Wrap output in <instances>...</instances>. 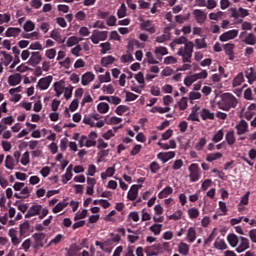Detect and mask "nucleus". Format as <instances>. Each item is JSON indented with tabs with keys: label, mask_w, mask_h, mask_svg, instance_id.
Masks as SVG:
<instances>
[{
	"label": "nucleus",
	"mask_w": 256,
	"mask_h": 256,
	"mask_svg": "<svg viewBox=\"0 0 256 256\" xmlns=\"http://www.w3.org/2000/svg\"><path fill=\"white\" fill-rule=\"evenodd\" d=\"M173 43H175V45H185L184 47L179 48L177 55L182 57L183 63H191V57H193V49L195 44H193L192 41H189L185 36L174 39Z\"/></svg>",
	"instance_id": "obj_1"
},
{
	"label": "nucleus",
	"mask_w": 256,
	"mask_h": 256,
	"mask_svg": "<svg viewBox=\"0 0 256 256\" xmlns=\"http://www.w3.org/2000/svg\"><path fill=\"white\" fill-rule=\"evenodd\" d=\"M239 101L237 98L231 93H225L222 95V100L217 103L218 108L222 111H231V109H235Z\"/></svg>",
	"instance_id": "obj_2"
},
{
	"label": "nucleus",
	"mask_w": 256,
	"mask_h": 256,
	"mask_svg": "<svg viewBox=\"0 0 256 256\" xmlns=\"http://www.w3.org/2000/svg\"><path fill=\"white\" fill-rule=\"evenodd\" d=\"M189 178L191 183H197L199 179H201V168H199V164L193 163L189 166Z\"/></svg>",
	"instance_id": "obj_3"
},
{
	"label": "nucleus",
	"mask_w": 256,
	"mask_h": 256,
	"mask_svg": "<svg viewBox=\"0 0 256 256\" xmlns=\"http://www.w3.org/2000/svg\"><path fill=\"white\" fill-rule=\"evenodd\" d=\"M108 34L109 32L107 31L94 30L90 36V40L94 45H99V41H107Z\"/></svg>",
	"instance_id": "obj_4"
},
{
	"label": "nucleus",
	"mask_w": 256,
	"mask_h": 256,
	"mask_svg": "<svg viewBox=\"0 0 256 256\" xmlns=\"http://www.w3.org/2000/svg\"><path fill=\"white\" fill-rule=\"evenodd\" d=\"M41 211H43V206L40 204H34L28 209L27 213L25 214V219L37 217V215H41Z\"/></svg>",
	"instance_id": "obj_5"
},
{
	"label": "nucleus",
	"mask_w": 256,
	"mask_h": 256,
	"mask_svg": "<svg viewBox=\"0 0 256 256\" xmlns=\"http://www.w3.org/2000/svg\"><path fill=\"white\" fill-rule=\"evenodd\" d=\"M194 19H196V22L199 25H203V23H205V21H207V14L205 13V11L201 10V9H195L192 12Z\"/></svg>",
	"instance_id": "obj_6"
},
{
	"label": "nucleus",
	"mask_w": 256,
	"mask_h": 256,
	"mask_svg": "<svg viewBox=\"0 0 256 256\" xmlns=\"http://www.w3.org/2000/svg\"><path fill=\"white\" fill-rule=\"evenodd\" d=\"M41 61H43V57L41 56V53L32 52L31 57L27 61V64L30 65L31 67H37V65H39Z\"/></svg>",
	"instance_id": "obj_7"
},
{
	"label": "nucleus",
	"mask_w": 256,
	"mask_h": 256,
	"mask_svg": "<svg viewBox=\"0 0 256 256\" xmlns=\"http://www.w3.org/2000/svg\"><path fill=\"white\" fill-rule=\"evenodd\" d=\"M249 247H250L249 238L240 236L236 251L238 253H243V252L247 251V249H249Z\"/></svg>",
	"instance_id": "obj_8"
},
{
	"label": "nucleus",
	"mask_w": 256,
	"mask_h": 256,
	"mask_svg": "<svg viewBox=\"0 0 256 256\" xmlns=\"http://www.w3.org/2000/svg\"><path fill=\"white\" fill-rule=\"evenodd\" d=\"M237 35H239V30H230L227 32H224L223 34L220 35L219 40L222 43H225V41H230V39H235V37H237Z\"/></svg>",
	"instance_id": "obj_9"
},
{
	"label": "nucleus",
	"mask_w": 256,
	"mask_h": 256,
	"mask_svg": "<svg viewBox=\"0 0 256 256\" xmlns=\"http://www.w3.org/2000/svg\"><path fill=\"white\" fill-rule=\"evenodd\" d=\"M32 237L34 238V249H41L45 240V233H34Z\"/></svg>",
	"instance_id": "obj_10"
},
{
	"label": "nucleus",
	"mask_w": 256,
	"mask_h": 256,
	"mask_svg": "<svg viewBox=\"0 0 256 256\" xmlns=\"http://www.w3.org/2000/svg\"><path fill=\"white\" fill-rule=\"evenodd\" d=\"M140 29L142 31H147L148 33H150L151 35H153V33H155L157 30L155 29V25L153 24V22L151 20H145L140 24Z\"/></svg>",
	"instance_id": "obj_11"
},
{
	"label": "nucleus",
	"mask_w": 256,
	"mask_h": 256,
	"mask_svg": "<svg viewBox=\"0 0 256 256\" xmlns=\"http://www.w3.org/2000/svg\"><path fill=\"white\" fill-rule=\"evenodd\" d=\"M141 187H143V185H132L130 190L128 191L127 194V199H129V201H135V199H137V195H139V189H141Z\"/></svg>",
	"instance_id": "obj_12"
},
{
	"label": "nucleus",
	"mask_w": 256,
	"mask_h": 256,
	"mask_svg": "<svg viewBox=\"0 0 256 256\" xmlns=\"http://www.w3.org/2000/svg\"><path fill=\"white\" fill-rule=\"evenodd\" d=\"M52 81H53V76H47V77L41 78L38 81L37 86L41 91H45V89H49V85H51Z\"/></svg>",
	"instance_id": "obj_13"
},
{
	"label": "nucleus",
	"mask_w": 256,
	"mask_h": 256,
	"mask_svg": "<svg viewBox=\"0 0 256 256\" xmlns=\"http://www.w3.org/2000/svg\"><path fill=\"white\" fill-rule=\"evenodd\" d=\"M154 53H155L156 59L159 62H161V61H163L164 55H169V50H167V47L159 46V47L155 48Z\"/></svg>",
	"instance_id": "obj_14"
},
{
	"label": "nucleus",
	"mask_w": 256,
	"mask_h": 256,
	"mask_svg": "<svg viewBox=\"0 0 256 256\" xmlns=\"http://www.w3.org/2000/svg\"><path fill=\"white\" fill-rule=\"evenodd\" d=\"M175 152L169 151V152H160L157 154V159H160L163 163H167V161H170V159H174Z\"/></svg>",
	"instance_id": "obj_15"
},
{
	"label": "nucleus",
	"mask_w": 256,
	"mask_h": 256,
	"mask_svg": "<svg viewBox=\"0 0 256 256\" xmlns=\"http://www.w3.org/2000/svg\"><path fill=\"white\" fill-rule=\"evenodd\" d=\"M22 79L23 78L21 77V74H12L8 77V85H10V87H15L16 85H19V83H21Z\"/></svg>",
	"instance_id": "obj_16"
},
{
	"label": "nucleus",
	"mask_w": 256,
	"mask_h": 256,
	"mask_svg": "<svg viewBox=\"0 0 256 256\" xmlns=\"http://www.w3.org/2000/svg\"><path fill=\"white\" fill-rule=\"evenodd\" d=\"M249 129V124L245 120H241L239 124L236 125L237 135H245Z\"/></svg>",
	"instance_id": "obj_17"
},
{
	"label": "nucleus",
	"mask_w": 256,
	"mask_h": 256,
	"mask_svg": "<svg viewBox=\"0 0 256 256\" xmlns=\"http://www.w3.org/2000/svg\"><path fill=\"white\" fill-rule=\"evenodd\" d=\"M0 55H3L4 57L0 59L2 65H4V67H9V65H11L13 62V56L5 51H0Z\"/></svg>",
	"instance_id": "obj_18"
},
{
	"label": "nucleus",
	"mask_w": 256,
	"mask_h": 256,
	"mask_svg": "<svg viewBox=\"0 0 256 256\" xmlns=\"http://www.w3.org/2000/svg\"><path fill=\"white\" fill-rule=\"evenodd\" d=\"M94 80H95V75L91 72H86L85 74L82 75L81 83L84 87H86V85H89V83H91Z\"/></svg>",
	"instance_id": "obj_19"
},
{
	"label": "nucleus",
	"mask_w": 256,
	"mask_h": 256,
	"mask_svg": "<svg viewBox=\"0 0 256 256\" xmlns=\"http://www.w3.org/2000/svg\"><path fill=\"white\" fill-rule=\"evenodd\" d=\"M99 101H107L108 103H112V105H119L121 98L117 96H100Z\"/></svg>",
	"instance_id": "obj_20"
},
{
	"label": "nucleus",
	"mask_w": 256,
	"mask_h": 256,
	"mask_svg": "<svg viewBox=\"0 0 256 256\" xmlns=\"http://www.w3.org/2000/svg\"><path fill=\"white\" fill-rule=\"evenodd\" d=\"M21 35V28L9 27L5 32V37H19Z\"/></svg>",
	"instance_id": "obj_21"
},
{
	"label": "nucleus",
	"mask_w": 256,
	"mask_h": 256,
	"mask_svg": "<svg viewBox=\"0 0 256 256\" xmlns=\"http://www.w3.org/2000/svg\"><path fill=\"white\" fill-rule=\"evenodd\" d=\"M234 49H235V44L228 43L224 45V51L226 55H228L230 61H233V59H235V55L233 53Z\"/></svg>",
	"instance_id": "obj_22"
},
{
	"label": "nucleus",
	"mask_w": 256,
	"mask_h": 256,
	"mask_svg": "<svg viewBox=\"0 0 256 256\" xmlns=\"http://www.w3.org/2000/svg\"><path fill=\"white\" fill-rule=\"evenodd\" d=\"M245 83V75L243 72L237 74V76L232 81L233 87H241V84Z\"/></svg>",
	"instance_id": "obj_23"
},
{
	"label": "nucleus",
	"mask_w": 256,
	"mask_h": 256,
	"mask_svg": "<svg viewBox=\"0 0 256 256\" xmlns=\"http://www.w3.org/2000/svg\"><path fill=\"white\" fill-rule=\"evenodd\" d=\"M239 239L240 237L237 236L236 234L232 233L227 235V241L230 247H237V245H239Z\"/></svg>",
	"instance_id": "obj_24"
},
{
	"label": "nucleus",
	"mask_w": 256,
	"mask_h": 256,
	"mask_svg": "<svg viewBox=\"0 0 256 256\" xmlns=\"http://www.w3.org/2000/svg\"><path fill=\"white\" fill-rule=\"evenodd\" d=\"M116 59L112 55H108L101 58V65L102 67H109V65H113Z\"/></svg>",
	"instance_id": "obj_25"
},
{
	"label": "nucleus",
	"mask_w": 256,
	"mask_h": 256,
	"mask_svg": "<svg viewBox=\"0 0 256 256\" xmlns=\"http://www.w3.org/2000/svg\"><path fill=\"white\" fill-rule=\"evenodd\" d=\"M242 43H245V45H256L255 34L248 33L247 36H245V38L242 39Z\"/></svg>",
	"instance_id": "obj_26"
},
{
	"label": "nucleus",
	"mask_w": 256,
	"mask_h": 256,
	"mask_svg": "<svg viewBox=\"0 0 256 256\" xmlns=\"http://www.w3.org/2000/svg\"><path fill=\"white\" fill-rule=\"evenodd\" d=\"M173 193V188L171 186H166L162 191L158 194V199H165L169 197Z\"/></svg>",
	"instance_id": "obj_27"
},
{
	"label": "nucleus",
	"mask_w": 256,
	"mask_h": 256,
	"mask_svg": "<svg viewBox=\"0 0 256 256\" xmlns=\"http://www.w3.org/2000/svg\"><path fill=\"white\" fill-rule=\"evenodd\" d=\"M200 115H201L203 121H207V119H210V120L215 119V114L212 113L209 109H206V108L202 109Z\"/></svg>",
	"instance_id": "obj_28"
},
{
	"label": "nucleus",
	"mask_w": 256,
	"mask_h": 256,
	"mask_svg": "<svg viewBox=\"0 0 256 256\" xmlns=\"http://www.w3.org/2000/svg\"><path fill=\"white\" fill-rule=\"evenodd\" d=\"M187 239L190 243H195V239H197V230L195 228L190 227L187 231Z\"/></svg>",
	"instance_id": "obj_29"
},
{
	"label": "nucleus",
	"mask_w": 256,
	"mask_h": 256,
	"mask_svg": "<svg viewBox=\"0 0 256 256\" xmlns=\"http://www.w3.org/2000/svg\"><path fill=\"white\" fill-rule=\"evenodd\" d=\"M221 157H223V153L221 152L210 153L207 154L206 161H208V163H213V161H217L218 159H221Z\"/></svg>",
	"instance_id": "obj_30"
},
{
	"label": "nucleus",
	"mask_w": 256,
	"mask_h": 256,
	"mask_svg": "<svg viewBox=\"0 0 256 256\" xmlns=\"http://www.w3.org/2000/svg\"><path fill=\"white\" fill-rule=\"evenodd\" d=\"M178 253H180V255H184V256L189 255V245L185 242H181L178 245Z\"/></svg>",
	"instance_id": "obj_31"
},
{
	"label": "nucleus",
	"mask_w": 256,
	"mask_h": 256,
	"mask_svg": "<svg viewBox=\"0 0 256 256\" xmlns=\"http://www.w3.org/2000/svg\"><path fill=\"white\" fill-rule=\"evenodd\" d=\"M214 247L219 251H225L227 249V243H225V240L217 238L214 242Z\"/></svg>",
	"instance_id": "obj_32"
},
{
	"label": "nucleus",
	"mask_w": 256,
	"mask_h": 256,
	"mask_svg": "<svg viewBox=\"0 0 256 256\" xmlns=\"http://www.w3.org/2000/svg\"><path fill=\"white\" fill-rule=\"evenodd\" d=\"M73 177V172L71 171V166H69L66 170V173L62 176L63 185H67L68 181H71Z\"/></svg>",
	"instance_id": "obj_33"
},
{
	"label": "nucleus",
	"mask_w": 256,
	"mask_h": 256,
	"mask_svg": "<svg viewBox=\"0 0 256 256\" xmlns=\"http://www.w3.org/2000/svg\"><path fill=\"white\" fill-rule=\"evenodd\" d=\"M161 249H163V246L161 244H154L148 248V251H150V255L155 256L159 255Z\"/></svg>",
	"instance_id": "obj_34"
},
{
	"label": "nucleus",
	"mask_w": 256,
	"mask_h": 256,
	"mask_svg": "<svg viewBox=\"0 0 256 256\" xmlns=\"http://www.w3.org/2000/svg\"><path fill=\"white\" fill-rule=\"evenodd\" d=\"M5 167L6 169H10L11 171H13V169L15 168V160L13 159V156H6Z\"/></svg>",
	"instance_id": "obj_35"
},
{
	"label": "nucleus",
	"mask_w": 256,
	"mask_h": 256,
	"mask_svg": "<svg viewBox=\"0 0 256 256\" xmlns=\"http://www.w3.org/2000/svg\"><path fill=\"white\" fill-rule=\"evenodd\" d=\"M117 17L118 19H123V17H127V6H125V3H122L120 5V8L117 11Z\"/></svg>",
	"instance_id": "obj_36"
},
{
	"label": "nucleus",
	"mask_w": 256,
	"mask_h": 256,
	"mask_svg": "<svg viewBox=\"0 0 256 256\" xmlns=\"http://www.w3.org/2000/svg\"><path fill=\"white\" fill-rule=\"evenodd\" d=\"M149 229L154 235H161V231L163 230V224H153L152 226H150Z\"/></svg>",
	"instance_id": "obj_37"
},
{
	"label": "nucleus",
	"mask_w": 256,
	"mask_h": 256,
	"mask_svg": "<svg viewBox=\"0 0 256 256\" xmlns=\"http://www.w3.org/2000/svg\"><path fill=\"white\" fill-rule=\"evenodd\" d=\"M225 139L229 145H235V131L231 130L227 132Z\"/></svg>",
	"instance_id": "obj_38"
},
{
	"label": "nucleus",
	"mask_w": 256,
	"mask_h": 256,
	"mask_svg": "<svg viewBox=\"0 0 256 256\" xmlns=\"http://www.w3.org/2000/svg\"><path fill=\"white\" fill-rule=\"evenodd\" d=\"M69 205V202L63 201L59 202L54 208H53V213H59L65 209Z\"/></svg>",
	"instance_id": "obj_39"
},
{
	"label": "nucleus",
	"mask_w": 256,
	"mask_h": 256,
	"mask_svg": "<svg viewBox=\"0 0 256 256\" xmlns=\"http://www.w3.org/2000/svg\"><path fill=\"white\" fill-rule=\"evenodd\" d=\"M97 110L99 113L105 114L109 112V104L101 102L97 105Z\"/></svg>",
	"instance_id": "obj_40"
},
{
	"label": "nucleus",
	"mask_w": 256,
	"mask_h": 256,
	"mask_svg": "<svg viewBox=\"0 0 256 256\" xmlns=\"http://www.w3.org/2000/svg\"><path fill=\"white\" fill-rule=\"evenodd\" d=\"M50 37L51 39H54V41H57L58 43H64L65 39L61 38V34L59 32H57V30H53L50 33Z\"/></svg>",
	"instance_id": "obj_41"
},
{
	"label": "nucleus",
	"mask_w": 256,
	"mask_h": 256,
	"mask_svg": "<svg viewBox=\"0 0 256 256\" xmlns=\"http://www.w3.org/2000/svg\"><path fill=\"white\" fill-rule=\"evenodd\" d=\"M80 41H83V38H78L77 36H72L68 38L66 43L67 47H73V45H77Z\"/></svg>",
	"instance_id": "obj_42"
},
{
	"label": "nucleus",
	"mask_w": 256,
	"mask_h": 256,
	"mask_svg": "<svg viewBox=\"0 0 256 256\" xmlns=\"http://www.w3.org/2000/svg\"><path fill=\"white\" fill-rule=\"evenodd\" d=\"M224 135L225 134L223 133V129L218 130L217 133H215L212 137L213 143H219V141H223Z\"/></svg>",
	"instance_id": "obj_43"
},
{
	"label": "nucleus",
	"mask_w": 256,
	"mask_h": 256,
	"mask_svg": "<svg viewBox=\"0 0 256 256\" xmlns=\"http://www.w3.org/2000/svg\"><path fill=\"white\" fill-rule=\"evenodd\" d=\"M29 221L24 222L23 224L20 225V235L21 237L27 235L29 233Z\"/></svg>",
	"instance_id": "obj_44"
},
{
	"label": "nucleus",
	"mask_w": 256,
	"mask_h": 256,
	"mask_svg": "<svg viewBox=\"0 0 256 256\" xmlns=\"http://www.w3.org/2000/svg\"><path fill=\"white\" fill-rule=\"evenodd\" d=\"M238 23H242L241 29L242 31H251L253 29V24L251 22H247L243 20H238Z\"/></svg>",
	"instance_id": "obj_45"
},
{
	"label": "nucleus",
	"mask_w": 256,
	"mask_h": 256,
	"mask_svg": "<svg viewBox=\"0 0 256 256\" xmlns=\"http://www.w3.org/2000/svg\"><path fill=\"white\" fill-rule=\"evenodd\" d=\"M99 47H101V55H105L107 53V51H111V43L110 42H105V43H101L99 45Z\"/></svg>",
	"instance_id": "obj_46"
},
{
	"label": "nucleus",
	"mask_w": 256,
	"mask_h": 256,
	"mask_svg": "<svg viewBox=\"0 0 256 256\" xmlns=\"http://www.w3.org/2000/svg\"><path fill=\"white\" fill-rule=\"evenodd\" d=\"M181 217H183V211L177 210L172 215L168 216V219L171 221H179V219H181Z\"/></svg>",
	"instance_id": "obj_47"
},
{
	"label": "nucleus",
	"mask_w": 256,
	"mask_h": 256,
	"mask_svg": "<svg viewBox=\"0 0 256 256\" xmlns=\"http://www.w3.org/2000/svg\"><path fill=\"white\" fill-rule=\"evenodd\" d=\"M89 211L87 209H84L82 212L78 211L74 216V221H79V219H85L87 217Z\"/></svg>",
	"instance_id": "obj_48"
},
{
	"label": "nucleus",
	"mask_w": 256,
	"mask_h": 256,
	"mask_svg": "<svg viewBox=\"0 0 256 256\" xmlns=\"http://www.w3.org/2000/svg\"><path fill=\"white\" fill-rule=\"evenodd\" d=\"M98 79H99L100 83H109V82H111V73H109V71H107L105 73V75H99Z\"/></svg>",
	"instance_id": "obj_49"
},
{
	"label": "nucleus",
	"mask_w": 256,
	"mask_h": 256,
	"mask_svg": "<svg viewBox=\"0 0 256 256\" xmlns=\"http://www.w3.org/2000/svg\"><path fill=\"white\" fill-rule=\"evenodd\" d=\"M200 215V212H199V209L193 207V208H190L188 210V216L191 218V219H197V217H199Z\"/></svg>",
	"instance_id": "obj_50"
},
{
	"label": "nucleus",
	"mask_w": 256,
	"mask_h": 256,
	"mask_svg": "<svg viewBox=\"0 0 256 256\" xmlns=\"http://www.w3.org/2000/svg\"><path fill=\"white\" fill-rule=\"evenodd\" d=\"M24 31H26L27 33H29V31H34L35 30V23H33V21L28 20L26 21V23L23 26Z\"/></svg>",
	"instance_id": "obj_51"
},
{
	"label": "nucleus",
	"mask_w": 256,
	"mask_h": 256,
	"mask_svg": "<svg viewBox=\"0 0 256 256\" xmlns=\"http://www.w3.org/2000/svg\"><path fill=\"white\" fill-rule=\"evenodd\" d=\"M21 165H29V163H31V158L29 156V151H26L23 155L22 158L20 160Z\"/></svg>",
	"instance_id": "obj_52"
},
{
	"label": "nucleus",
	"mask_w": 256,
	"mask_h": 256,
	"mask_svg": "<svg viewBox=\"0 0 256 256\" xmlns=\"http://www.w3.org/2000/svg\"><path fill=\"white\" fill-rule=\"evenodd\" d=\"M64 91V97L67 101H69V99L73 97V86L69 85L68 87L64 88Z\"/></svg>",
	"instance_id": "obj_53"
},
{
	"label": "nucleus",
	"mask_w": 256,
	"mask_h": 256,
	"mask_svg": "<svg viewBox=\"0 0 256 256\" xmlns=\"http://www.w3.org/2000/svg\"><path fill=\"white\" fill-rule=\"evenodd\" d=\"M196 49H207V42H205V39H196L195 40Z\"/></svg>",
	"instance_id": "obj_54"
},
{
	"label": "nucleus",
	"mask_w": 256,
	"mask_h": 256,
	"mask_svg": "<svg viewBox=\"0 0 256 256\" xmlns=\"http://www.w3.org/2000/svg\"><path fill=\"white\" fill-rule=\"evenodd\" d=\"M23 39H39V32H32V33H23L22 34Z\"/></svg>",
	"instance_id": "obj_55"
},
{
	"label": "nucleus",
	"mask_w": 256,
	"mask_h": 256,
	"mask_svg": "<svg viewBox=\"0 0 256 256\" xmlns=\"http://www.w3.org/2000/svg\"><path fill=\"white\" fill-rule=\"evenodd\" d=\"M207 145V139L201 138L199 142L195 145L196 151H203V147Z\"/></svg>",
	"instance_id": "obj_56"
},
{
	"label": "nucleus",
	"mask_w": 256,
	"mask_h": 256,
	"mask_svg": "<svg viewBox=\"0 0 256 256\" xmlns=\"http://www.w3.org/2000/svg\"><path fill=\"white\" fill-rule=\"evenodd\" d=\"M63 234H57L49 243V245H59L63 241Z\"/></svg>",
	"instance_id": "obj_57"
},
{
	"label": "nucleus",
	"mask_w": 256,
	"mask_h": 256,
	"mask_svg": "<svg viewBox=\"0 0 256 256\" xmlns=\"http://www.w3.org/2000/svg\"><path fill=\"white\" fill-rule=\"evenodd\" d=\"M150 171L153 175H155V173H157V171H159V169H161V166L157 163V161H153L150 165H149Z\"/></svg>",
	"instance_id": "obj_58"
},
{
	"label": "nucleus",
	"mask_w": 256,
	"mask_h": 256,
	"mask_svg": "<svg viewBox=\"0 0 256 256\" xmlns=\"http://www.w3.org/2000/svg\"><path fill=\"white\" fill-rule=\"evenodd\" d=\"M187 101V97H182L181 100L178 102V107L180 111H185V109H187Z\"/></svg>",
	"instance_id": "obj_59"
},
{
	"label": "nucleus",
	"mask_w": 256,
	"mask_h": 256,
	"mask_svg": "<svg viewBox=\"0 0 256 256\" xmlns=\"http://www.w3.org/2000/svg\"><path fill=\"white\" fill-rule=\"evenodd\" d=\"M129 111V107L125 105H120L116 108L115 113L117 115H123V113H127Z\"/></svg>",
	"instance_id": "obj_60"
},
{
	"label": "nucleus",
	"mask_w": 256,
	"mask_h": 256,
	"mask_svg": "<svg viewBox=\"0 0 256 256\" xmlns=\"http://www.w3.org/2000/svg\"><path fill=\"white\" fill-rule=\"evenodd\" d=\"M57 55V51L55 50V48H51V49H48L46 50L45 52V56L48 58V59H55V56Z\"/></svg>",
	"instance_id": "obj_61"
},
{
	"label": "nucleus",
	"mask_w": 256,
	"mask_h": 256,
	"mask_svg": "<svg viewBox=\"0 0 256 256\" xmlns=\"http://www.w3.org/2000/svg\"><path fill=\"white\" fill-rule=\"evenodd\" d=\"M54 91L57 92H62L65 91V86H63V82L60 81V82H55L54 83Z\"/></svg>",
	"instance_id": "obj_62"
},
{
	"label": "nucleus",
	"mask_w": 256,
	"mask_h": 256,
	"mask_svg": "<svg viewBox=\"0 0 256 256\" xmlns=\"http://www.w3.org/2000/svg\"><path fill=\"white\" fill-rule=\"evenodd\" d=\"M200 97H201V94L199 92H190L189 93L190 103H193V101H196V99H199Z\"/></svg>",
	"instance_id": "obj_63"
},
{
	"label": "nucleus",
	"mask_w": 256,
	"mask_h": 256,
	"mask_svg": "<svg viewBox=\"0 0 256 256\" xmlns=\"http://www.w3.org/2000/svg\"><path fill=\"white\" fill-rule=\"evenodd\" d=\"M248 236L250 237V241L252 243H256V229H252L248 232Z\"/></svg>",
	"instance_id": "obj_64"
}]
</instances>
